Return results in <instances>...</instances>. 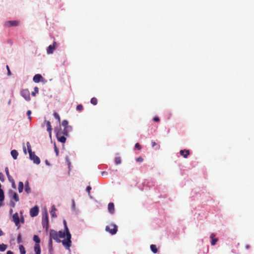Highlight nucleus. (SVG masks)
Instances as JSON below:
<instances>
[{"label": "nucleus", "mask_w": 254, "mask_h": 254, "mask_svg": "<svg viewBox=\"0 0 254 254\" xmlns=\"http://www.w3.org/2000/svg\"><path fill=\"white\" fill-rule=\"evenodd\" d=\"M66 237V234L64 232L59 231L57 232L54 230H50V243H52V239H53L57 242H61L60 239Z\"/></svg>", "instance_id": "obj_1"}, {"label": "nucleus", "mask_w": 254, "mask_h": 254, "mask_svg": "<svg viewBox=\"0 0 254 254\" xmlns=\"http://www.w3.org/2000/svg\"><path fill=\"white\" fill-rule=\"evenodd\" d=\"M64 232L66 234V239L62 241V244L64 247L67 249L69 250V248L71 245V236L70 234L69 231L66 225L65 220L64 221Z\"/></svg>", "instance_id": "obj_2"}, {"label": "nucleus", "mask_w": 254, "mask_h": 254, "mask_svg": "<svg viewBox=\"0 0 254 254\" xmlns=\"http://www.w3.org/2000/svg\"><path fill=\"white\" fill-rule=\"evenodd\" d=\"M56 137L58 141L62 143H65L66 141V138L65 136H68V134H65L64 131H62L61 128L57 129L56 130Z\"/></svg>", "instance_id": "obj_3"}, {"label": "nucleus", "mask_w": 254, "mask_h": 254, "mask_svg": "<svg viewBox=\"0 0 254 254\" xmlns=\"http://www.w3.org/2000/svg\"><path fill=\"white\" fill-rule=\"evenodd\" d=\"M105 230L111 235H115L118 231V226L115 224L111 223L109 225L106 226Z\"/></svg>", "instance_id": "obj_4"}, {"label": "nucleus", "mask_w": 254, "mask_h": 254, "mask_svg": "<svg viewBox=\"0 0 254 254\" xmlns=\"http://www.w3.org/2000/svg\"><path fill=\"white\" fill-rule=\"evenodd\" d=\"M62 125L64 127L62 131H64L65 134H68L69 132L72 130V127L68 125V122L67 120H64L62 123Z\"/></svg>", "instance_id": "obj_5"}, {"label": "nucleus", "mask_w": 254, "mask_h": 254, "mask_svg": "<svg viewBox=\"0 0 254 254\" xmlns=\"http://www.w3.org/2000/svg\"><path fill=\"white\" fill-rule=\"evenodd\" d=\"M21 95L24 98V99L27 101H29L31 99L30 96V92L28 89H22L20 92Z\"/></svg>", "instance_id": "obj_6"}, {"label": "nucleus", "mask_w": 254, "mask_h": 254, "mask_svg": "<svg viewBox=\"0 0 254 254\" xmlns=\"http://www.w3.org/2000/svg\"><path fill=\"white\" fill-rule=\"evenodd\" d=\"M42 225L43 228H45L46 230L48 229L49 221L48 214H46L45 216H43L42 218Z\"/></svg>", "instance_id": "obj_7"}, {"label": "nucleus", "mask_w": 254, "mask_h": 254, "mask_svg": "<svg viewBox=\"0 0 254 254\" xmlns=\"http://www.w3.org/2000/svg\"><path fill=\"white\" fill-rule=\"evenodd\" d=\"M29 157L30 159L33 160L35 164L37 165L40 164V160L39 158L35 154L34 152H32L31 155H29Z\"/></svg>", "instance_id": "obj_8"}, {"label": "nucleus", "mask_w": 254, "mask_h": 254, "mask_svg": "<svg viewBox=\"0 0 254 254\" xmlns=\"http://www.w3.org/2000/svg\"><path fill=\"white\" fill-rule=\"evenodd\" d=\"M19 22L17 20H10L6 21L5 23V25L7 27H9L11 26H17L19 25Z\"/></svg>", "instance_id": "obj_9"}, {"label": "nucleus", "mask_w": 254, "mask_h": 254, "mask_svg": "<svg viewBox=\"0 0 254 254\" xmlns=\"http://www.w3.org/2000/svg\"><path fill=\"white\" fill-rule=\"evenodd\" d=\"M57 47V43L54 42L52 45L49 46L47 49V53L49 54H52Z\"/></svg>", "instance_id": "obj_10"}, {"label": "nucleus", "mask_w": 254, "mask_h": 254, "mask_svg": "<svg viewBox=\"0 0 254 254\" xmlns=\"http://www.w3.org/2000/svg\"><path fill=\"white\" fill-rule=\"evenodd\" d=\"M39 213V208L37 206H35L31 208L30 210V214L31 217L36 216Z\"/></svg>", "instance_id": "obj_11"}, {"label": "nucleus", "mask_w": 254, "mask_h": 254, "mask_svg": "<svg viewBox=\"0 0 254 254\" xmlns=\"http://www.w3.org/2000/svg\"><path fill=\"white\" fill-rule=\"evenodd\" d=\"M44 123H45L46 125L47 130L49 132L50 137H51L52 128V126H51V123L49 121H47L46 120H45Z\"/></svg>", "instance_id": "obj_12"}, {"label": "nucleus", "mask_w": 254, "mask_h": 254, "mask_svg": "<svg viewBox=\"0 0 254 254\" xmlns=\"http://www.w3.org/2000/svg\"><path fill=\"white\" fill-rule=\"evenodd\" d=\"M43 79V77L41 74H37L34 75L33 80L35 83H38Z\"/></svg>", "instance_id": "obj_13"}, {"label": "nucleus", "mask_w": 254, "mask_h": 254, "mask_svg": "<svg viewBox=\"0 0 254 254\" xmlns=\"http://www.w3.org/2000/svg\"><path fill=\"white\" fill-rule=\"evenodd\" d=\"M180 153L185 158H187L188 157V156L190 154V152L189 150L184 149L181 150L180 151Z\"/></svg>", "instance_id": "obj_14"}, {"label": "nucleus", "mask_w": 254, "mask_h": 254, "mask_svg": "<svg viewBox=\"0 0 254 254\" xmlns=\"http://www.w3.org/2000/svg\"><path fill=\"white\" fill-rule=\"evenodd\" d=\"M13 220L16 226H18L19 224V218L17 213H14L12 216Z\"/></svg>", "instance_id": "obj_15"}, {"label": "nucleus", "mask_w": 254, "mask_h": 254, "mask_svg": "<svg viewBox=\"0 0 254 254\" xmlns=\"http://www.w3.org/2000/svg\"><path fill=\"white\" fill-rule=\"evenodd\" d=\"M108 209L111 214H114L115 212L114 204L112 202H110L108 205Z\"/></svg>", "instance_id": "obj_16"}, {"label": "nucleus", "mask_w": 254, "mask_h": 254, "mask_svg": "<svg viewBox=\"0 0 254 254\" xmlns=\"http://www.w3.org/2000/svg\"><path fill=\"white\" fill-rule=\"evenodd\" d=\"M215 236V235L214 233L211 234L210 235V238L211 239V244L212 246L215 245L218 240L217 238H214Z\"/></svg>", "instance_id": "obj_17"}, {"label": "nucleus", "mask_w": 254, "mask_h": 254, "mask_svg": "<svg viewBox=\"0 0 254 254\" xmlns=\"http://www.w3.org/2000/svg\"><path fill=\"white\" fill-rule=\"evenodd\" d=\"M25 191L28 194L31 192V188L29 185L28 181L25 182Z\"/></svg>", "instance_id": "obj_18"}, {"label": "nucleus", "mask_w": 254, "mask_h": 254, "mask_svg": "<svg viewBox=\"0 0 254 254\" xmlns=\"http://www.w3.org/2000/svg\"><path fill=\"white\" fill-rule=\"evenodd\" d=\"M34 251L36 254H41V249L39 244H35L34 246Z\"/></svg>", "instance_id": "obj_19"}, {"label": "nucleus", "mask_w": 254, "mask_h": 254, "mask_svg": "<svg viewBox=\"0 0 254 254\" xmlns=\"http://www.w3.org/2000/svg\"><path fill=\"white\" fill-rule=\"evenodd\" d=\"M11 155L14 159H16L18 155V153L16 150H12L11 151Z\"/></svg>", "instance_id": "obj_20"}, {"label": "nucleus", "mask_w": 254, "mask_h": 254, "mask_svg": "<svg viewBox=\"0 0 254 254\" xmlns=\"http://www.w3.org/2000/svg\"><path fill=\"white\" fill-rule=\"evenodd\" d=\"M18 191L19 193H21L23 191V183L22 182H19L18 183Z\"/></svg>", "instance_id": "obj_21"}, {"label": "nucleus", "mask_w": 254, "mask_h": 254, "mask_svg": "<svg viewBox=\"0 0 254 254\" xmlns=\"http://www.w3.org/2000/svg\"><path fill=\"white\" fill-rule=\"evenodd\" d=\"M150 249L152 251V252L154 254H156L158 252V250L156 248V245H151L150 246Z\"/></svg>", "instance_id": "obj_22"}, {"label": "nucleus", "mask_w": 254, "mask_h": 254, "mask_svg": "<svg viewBox=\"0 0 254 254\" xmlns=\"http://www.w3.org/2000/svg\"><path fill=\"white\" fill-rule=\"evenodd\" d=\"M19 249L20 251V254H25L26 251L23 245H20L19 246Z\"/></svg>", "instance_id": "obj_23"}, {"label": "nucleus", "mask_w": 254, "mask_h": 254, "mask_svg": "<svg viewBox=\"0 0 254 254\" xmlns=\"http://www.w3.org/2000/svg\"><path fill=\"white\" fill-rule=\"evenodd\" d=\"M4 199V192L2 189H0V202H2Z\"/></svg>", "instance_id": "obj_24"}, {"label": "nucleus", "mask_w": 254, "mask_h": 254, "mask_svg": "<svg viewBox=\"0 0 254 254\" xmlns=\"http://www.w3.org/2000/svg\"><path fill=\"white\" fill-rule=\"evenodd\" d=\"M5 173H6V175L7 177V178L8 179V180L10 181L11 180V179H13L11 176L10 175L9 173V171H8V169L7 167H6L5 169Z\"/></svg>", "instance_id": "obj_25"}, {"label": "nucleus", "mask_w": 254, "mask_h": 254, "mask_svg": "<svg viewBox=\"0 0 254 254\" xmlns=\"http://www.w3.org/2000/svg\"><path fill=\"white\" fill-rule=\"evenodd\" d=\"M54 116L55 118L58 121V122L59 123H60L61 118H60L59 115L57 112H54Z\"/></svg>", "instance_id": "obj_26"}, {"label": "nucleus", "mask_w": 254, "mask_h": 254, "mask_svg": "<svg viewBox=\"0 0 254 254\" xmlns=\"http://www.w3.org/2000/svg\"><path fill=\"white\" fill-rule=\"evenodd\" d=\"M26 145H27L28 153H29V155H31V153L33 152L32 151L31 145L29 142H27Z\"/></svg>", "instance_id": "obj_27"}, {"label": "nucleus", "mask_w": 254, "mask_h": 254, "mask_svg": "<svg viewBox=\"0 0 254 254\" xmlns=\"http://www.w3.org/2000/svg\"><path fill=\"white\" fill-rule=\"evenodd\" d=\"M33 240L35 242L36 244H39V243L40 242V239L37 235L34 236Z\"/></svg>", "instance_id": "obj_28"}, {"label": "nucleus", "mask_w": 254, "mask_h": 254, "mask_svg": "<svg viewBox=\"0 0 254 254\" xmlns=\"http://www.w3.org/2000/svg\"><path fill=\"white\" fill-rule=\"evenodd\" d=\"M90 102L93 105H96L98 103L97 99L95 97H93L91 98Z\"/></svg>", "instance_id": "obj_29"}, {"label": "nucleus", "mask_w": 254, "mask_h": 254, "mask_svg": "<svg viewBox=\"0 0 254 254\" xmlns=\"http://www.w3.org/2000/svg\"><path fill=\"white\" fill-rule=\"evenodd\" d=\"M151 146L152 147L156 146V149H159L160 147V145L157 144L155 141H151Z\"/></svg>", "instance_id": "obj_30"}, {"label": "nucleus", "mask_w": 254, "mask_h": 254, "mask_svg": "<svg viewBox=\"0 0 254 254\" xmlns=\"http://www.w3.org/2000/svg\"><path fill=\"white\" fill-rule=\"evenodd\" d=\"M12 197L15 200V201L17 202L19 201V196L16 192L13 193Z\"/></svg>", "instance_id": "obj_31"}, {"label": "nucleus", "mask_w": 254, "mask_h": 254, "mask_svg": "<svg viewBox=\"0 0 254 254\" xmlns=\"http://www.w3.org/2000/svg\"><path fill=\"white\" fill-rule=\"evenodd\" d=\"M39 92V88L37 87H35L34 89V91L31 93V95L33 96H35L36 94H37Z\"/></svg>", "instance_id": "obj_32"}, {"label": "nucleus", "mask_w": 254, "mask_h": 254, "mask_svg": "<svg viewBox=\"0 0 254 254\" xmlns=\"http://www.w3.org/2000/svg\"><path fill=\"white\" fill-rule=\"evenodd\" d=\"M6 249V246L4 244H0V251L3 252Z\"/></svg>", "instance_id": "obj_33"}, {"label": "nucleus", "mask_w": 254, "mask_h": 254, "mask_svg": "<svg viewBox=\"0 0 254 254\" xmlns=\"http://www.w3.org/2000/svg\"><path fill=\"white\" fill-rule=\"evenodd\" d=\"M115 163L117 165L120 164L121 163V159L120 157H116L115 159Z\"/></svg>", "instance_id": "obj_34"}, {"label": "nucleus", "mask_w": 254, "mask_h": 254, "mask_svg": "<svg viewBox=\"0 0 254 254\" xmlns=\"http://www.w3.org/2000/svg\"><path fill=\"white\" fill-rule=\"evenodd\" d=\"M83 109V106L81 104H79L76 106V110L78 111H81Z\"/></svg>", "instance_id": "obj_35"}, {"label": "nucleus", "mask_w": 254, "mask_h": 254, "mask_svg": "<svg viewBox=\"0 0 254 254\" xmlns=\"http://www.w3.org/2000/svg\"><path fill=\"white\" fill-rule=\"evenodd\" d=\"M56 210L55 207L54 205H53L52 206V211L51 212V215L52 216H55V211Z\"/></svg>", "instance_id": "obj_36"}, {"label": "nucleus", "mask_w": 254, "mask_h": 254, "mask_svg": "<svg viewBox=\"0 0 254 254\" xmlns=\"http://www.w3.org/2000/svg\"><path fill=\"white\" fill-rule=\"evenodd\" d=\"M54 150H55V152L56 153V155L58 156L59 155V149L57 148V147L56 146L55 144L54 145Z\"/></svg>", "instance_id": "obj_37"}, {"label": "nucleus", "mask_w": 254, "mask_h": 254, "mask_svg": "<svg viewBox=\"0 0 254 254\" xmlns=\"http://www.w3.org/2000/svg\"><path fill=\"white\" fill-rule=\"evenodd\" d=\"M0 180L2 182L4 181V176L2 173H0Z\"/></svg>", "instance_id": "obj_38"}, {"label": "nucleus", "mask_w": 254, "mask_h": 254, "mask_svg": "<svg viewBox=\"0 0 254 254\" xmlns=\"http://www.w3.org/2000/svg\"><path fill=\"white\" fill-rule=\"evenodd\" d=\"M135 148H136V149H137L138 150H140L141 149V147L140 145L138 143H136L135 144Z\"/></svg>", "instance_id": "obj_39"}, {"label": "nucleus", "mask_w": 254, "mask_h": 254, "mask_svg": "<svg viewBox=\"0 0 254 254\" xmlns=\"http://www.w3.org/2000/svg\"><path fill=\"white\" fill-rule=\"evenodd\" d=\"M31 114V111L30 110L27 111V115L28 116V119L29 120H30L31 119V116H30Z\"/></svg>", "instance_id": "obj_40"}, {"label": "nucleus", "mask_w": 254, "mask_h": 254, "mask_svg": "<svg viewBox=\"0 0 254 254\" xmlns=\"http://www.w3.org/2000/svg\"><path fill=\"white\" fill-rule=\"evenodd\" d=\"M143 161V159L141 157H139L136 159V162H142Z\"/></svg>", "instance_id": "obj_41"}, {"label": "nucleus", "mask_w": 254, "mask_h": 254, "mask_svg": "<svg viewBox=\"0 0 254 254\" xmlns=\"http://www.w3.org/2000/svg\"><path fill=\"white\" fill-rule=\"evenodd\" d=\"M10 182L12 184V186L13 188H16V186H15V182H14V181L13 179H11V180L10 181Z\"/></svg>", "instance_id": "obj_42"}, {"label": "nucleus", "mask_w": 254, "mask_h": 254, "mask_svg": "<svg viewBox=\"0 0 254 254\" xmlns=\"http://www.w3.org/2000/svg\"><path fill=\"white\" fill-rule=\"evenodd\" d=\"M91 190V187L90 186H88L86 188V190L88 192L89 195H90V191Z\"/></svg>", "instance_id": "obj_43"}, {"label": "nucleus", "mask_w": 254, "mask_h": 254, "mask_svg": "<svg viewBox=\"0 0 254 254\" xmlns=\"http://www.w3.org/2000/svg\"><path fill=\"white\" fill-rule=\"evenodd\" d=\"M153 121L156 122H159L160 121V119L158 117H155L153 118Z\"/></svg>", "instance_id": "obj_44"}, {"label": "nucleus", "mask_w": 254, "mask_h": 254, "mask_svg": "<svg viewBox=\"0 0 254 254\" xmlns=\"http://www.w3.org/2000/svg\"><path fill=\"white\" fill-rule=\"evenodd\" d=\"M6 68H7V74H8V75H11V72H10V71L9 68V67H8V65H6Z\"/></svg>", "instance_id": "obj_45"}, {"label": "nucleus", "mask_w": 254, "mask_h": 254, "mask_svg": "<svg viewBox=\"0 0 254 254\" xmlns=\"http://www.w3.org/2000/svg\"><path fill=\"white\" fill-rule=\"evenodd\" d=\"M17 242L20 243L21 242V235L19 234L17 237Z\"/></svg>", "instance_id": "obj_46"}, {"label": "nucleus", "mask_w": 254, "mask_h": 254, "mask_svg": "<svg viewBox=\"0 0 254 254\" xmlns=\"http://www.w3.org/2000/svg\"><path fill=\"white\" fill-rule=\"evenodd\" d=\"M10 204L11 207H15V203L13 201H11L10 202Z\"/></svg>", "instance_id": "obj_47"}, {"label": "nucleus", "mask_w": 254, "mask_h": 254, "mask_svg": "<svg viewBox=\"0 0 254 254\" xmlns=\"http://www.w3.org/2000/svg\"><path fill=\"white\" fill-rule=\"evenodd\" d=\"M4 235V233L3 232H2V231L1 230V229H0V236H1L2 235Z\"/></svg>", "instance_id": "obj_48"}, {"label": "nucleus", "mask_w": 254, "mask_h": 254, "mask_svg": "<svg viewBox=\"0 0 254 254\" xmlns=\"http://www.w3.org/2000/svg\"><path fill=\"white\" fill-rule=\"evenodd\" d=\"M6 254H13V253L11 251H8L7 252Z\"/></svg>", "instance_id": "obj_49"}, {"label": "nucleus", "mask_w": 254, "mask_h": 254, "mask_svg": "<svg viewBox=\"0 0 254 254\" xmlns=\"http://www.w3.org/2000/svg\"><path fill=\"white\" fill-rule=\"evenodd\" d=\"M23 151L24 152L25 154H26L27 152H26V148H25V147H23Z\"/></svg>", "instance_id": "obj_50"}, {"label": "nucleus", "mask_w": 254, "mask_h": 254, "mask_svg": "<svg viewBox=\"0 0 254 254\" xmlns=\"http://www.w3.org/2000/svg\"><path fill=\"white\" fill-rule=\"evenodd\" d=\"M245 247L247 249H249L250 248V246L249 245H247Z\"/></svg>", "instance_id": "obj_51"}, {"label": "nucleus", "mask_w": 254, "mask_h": 254, "mask_svg": "<svg viewBox=\"0 0 254 254\" xmlns=\"http://www.w3.org/2000/svg\"><path fill=\"white\" fill-rule=\"evenodd\" d=\"M9 193H13L12 190H10V191H9Z\"/></svg>", "instance_id": "obj_52"}]
</instances>
